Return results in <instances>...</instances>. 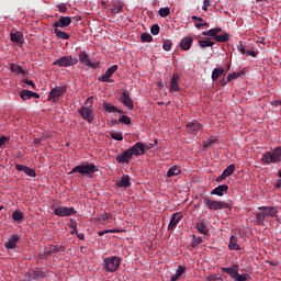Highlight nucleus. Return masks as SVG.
Segmentation results:
<instances>
[{
  "mask_svg": "<svg viewBox=\"0 0 281 281\" xmlns=\"http://www.w3.org/2000/svg\"><path fill=\"white\" fill-rule=\"evenodd\" d=\"M258 210L260 212L255 214L257 225H265L267 216L278 218V207L276 206H259Z\"/></svg>",
  "mask_w": 281,
  "mask_h": 281,
  "instance_id": "nucleus-1",
  "label": "nucleus"
},
{
  "mask_svg": "<svg viewBox=\"0 0 281 281\" xmlns=\"http://www.w3.org/2000/svg\"><path fill=\"white\" fill-rule=\"evenodd\" d=\"M262 164L271 166V164H281V147H274L262 154Z\"/></svg>",
  "mask_w": 281,
  "mask_h": 281,
  "instance_id": "nucleus-2",
  "label": "nucleus"
},
{
  "mask_svg": "<svg viewBox=\"0 0 281 281\" xmlns=\"http://www.w3.org/2000/svg\"><path fill=\"white\" fill-rule=\"evenodd\" d=\"M122 265V259L117 256L106 257L103 259V269L109 273H115L120 266Z\"/></svg>",
  "mask_w": 281,
  "mask_h": 281,
  "instance_id": "nucleus-3",
  "label": "nucleus"
},
{
  "mask_svg": "<svg viewBox=\"0 0 281 281\" xmlns=\"http://www.w3.org/2000/svg\"><path fill=\"white\" fill-rule=\"evenodd\" d=\"M202 201L209 210H213L214 212L218 210H232V204L224 201H216L210 198H203Z\"/></svg>",
  "mask_w": 281,
  "mask_h": 281,
  "instance_id": "nucleus-4",
  "label": "nucleus"
},
{
  "mask_svg": "<svg viewBox=\"0 0 281 281\" xmlns=\"http://www.w3.org/2000/svg\"><path fill=\"white\" fill-rule=\"evenodd\" d=\"M100 168L95 166L94 164H86V165H79L72 168L71 171L68 172V175H74L75 172H78L79 175H93L94 172H99Z\"/></svg>",
  "mask_w": 281,
  "mask_h": 281,
  "instance_id": "nucleus-5",
  "label": "nucleus"
},
{
  "mask_svg": "<svg viewBox=\"0 0 281 281\" xmlns=\"http://www.w3.org/2000/svg\"><path fill=\"white\" fill-rule=\"evenodd\" d=\"M221 32H223V29L221 27L210 29L209 31H203L202 36H213V40L217 43H227V41H229V35L227 33L218 35Z\"/></svg>",
  "mask_w": 281,
  "mask_h": 281,
  "instance_id": "nucleus-6",
  "label": "nucleus"
},
{
  "mask_svg": "<svg viewBox=\"0 0 281 281\" xmlns=\"http://www.w3.org/2000/svg\"><path fill=\"white\" fill-rule=\"evenodd\" d=\"M55 67H74L78 65V57L63 56L53 63Z\"/></svg>",
  "mask_w": 281,
  "mask_h": 281,
  "instance_id": "nucleus-7",
  "label": "nucleus"
},
{
  "mask_svg": "<svg viewBox=\"0 0 281 281\" xmlns=\"http://www.w3.org/2000/svg\"><path fill=\"white\" fill-rule=\"evenodd\" d=\"M24 278L27 281H43L46 278V274L43 270L36 268V269H32L29 272H26L24 274Z\"/></svg>",
  "mask_w": 281,
  "mask_h": 281,
  "instance_id": "nucleus-8",
  "label": "nucleus"
},
{
  "mask_svg": "<svg viewBox=\"0 0 281 281\" xmlns=\"http://www.w3.org/2000/svg\"><path fill=\"white\" fill-rule=\"evenodd\" d=\"M65 93H67V86L55 87L50 90L48 100L49 102L56 103L61 95H65Z\"/></svg>",
  "mask_w": 281,
  "mask_h": 281,
  "instance_id": "nucleus-9",
  "label": "nucleus"
},
{
  "mask_svg": "<svg viewBox=\"0 0 281 281\" xmlns=\"http://www.w3.org/2000/svg\"><path fill=\"white\" fill-rule=\"evenodd\" d=\"M79 63L86 67H90L91 69H98V67H100V63L92 61L89 54H87L85 50L79 52Z\"/></svg>",
  "mask_w": 281,
  "mask_h": 281,
  "instance_id": "nucleus-10",
  "label": "nucleus"
},
{
  "mask_svg": "<svg viewBox=\"0 0 281 281\" xmlns=\"http://www.w3.org/2000/svg\"><path fill=\"white\" fill-rule=\"evenodd\" d=\"M146 149H148V146L142 142H137L131 148H128L132 157H142V155H145Z\"/></svg>",
  "mask_w": 281,
  "mask_h": 281,
  "instance_id": "nucleus-11",
  "label": "nucleus"
},
{
  "mask_svg": "<svg viewBox=\"0 0 281 281\" xmlns=\"http://www.w3.org/2000/svg\"><path fill=\"white\" fill-rule=\"evenodd\" d=\"M79 115L88 122V124H91L95 120V114L93 113V109L89 106H81V109L78 110Z\"/></svg>",
  "mask_w": 281,
  "mask_h": 281,
  "instance_id": "nucleus-12",
  "label": "nucleus"
},
{
  "mask_svg": "<svg viewBox=\"0 0 281 281\" xmlns=\"http://www.w3.org/2000/svg\"><path fill=\"white\" fill-rule=\"evenodd\" d=\"M55 216H76V209L59 206L54 211Z\"/></svg>",
  "mask_w": 281,
  "mask_h": 281,
  "instance_id": "nucleus-13",
  "label": "nucleus"
},
{
  "mask_svg": "<svg viewBox=\"0 0 281 281\" xmlns=\"http://www.w3.org/2000/svg\"><path fill=\"white\" fill-rule=\"evenodd\" d=\"M203 130V125L199 123V121H191L187 124V133L189 135H196V133H200Z\"/></svg>",
  "mask_w": 281,
  "mask_h": 281,
  "instance_id": "nucleus-14",
  "label": "nucleus"
},
{
  "mask_svg": "<svg viewBox=\"0 0 281 281\" xmlns=\"http://www.w3.org/2000/svg\"><path fill=\"white\" fill-rule=\"evenodd\" d=\"M115 71H117V65L111 66L110 68H108L105 74L99 77V82H113L111 78L113 77V74H115Z\"/></svg>",
  "mask_w": 281,
  "mask_h": 281,
  "instance_id": "nucleus-15",
  "label": "nucleus"
},
{
  "mask_svg": "<svg viewBox=\"0 0 281 281\" xmlns=\"http://www.w3.org/2000/svg\"><path fill=\"white\" fill-rule=\"evenodd\" d=\"M121 102L122 104H124V106H126L127 109H130V111H133V109L135 108V105L133 104V99H131V95L128 94V91H123L121 94Z\"/></svg>",
  "mask_w": 281,
  "mask_h": 281,
  "instance_id": "nucleus-16",
  "label": "nucleus"
},
{
  "mask_svg": "<svg viewBox=\"0 0 281 281\" xmlns=\"http://www.w3.org/2000/svg\"><path fill=\"white\" fill-rule=\"evenodd\" d=\"M117 164H131V159H133V156L131 155V151L126 149L122 154H117L116 156Z\"/></svg>",
  "mask_w": 281,
  "mask_h": 281,
  "instance_id": "nucleus-17",
  "label": "nucleus"
},
{
  "mask_svg": "<svg viewBox=\"0 0 281 281\" xmlns=\"http://www.w3.org/2000/svg\"><path fill=\"white\" fill-rule=\"evenodd\" d=\"M69 25H71V18L63 15L53 23V27H69Z\"/></svg>",
  "mask_w": 281,
  "mask_h": 281,
  "instance_id": "nucleus-18",
  "label": "nucleus"
},
{
  "mask_svg": "<svg viewBox=\"0 0 281 281\" xmlns=\"http://www.w3.org/2000/svg\"><path fill=\"white\" fill-rule=\"evenodd\" d=\"M58 251H65V246L61 245H50L47 250H45L43 258H49L52 254H58Z\"/></svg>",
  "mask_w": 281,
  "mask_h": 281,
  "instance_id": "nucleus-19",
  "label": "nucleus"
},
{
  "mask_svg": "<svg viewBox=\"0 0 281 281\" xmlns=\"http://www.w3.org/2000/svg\"><path fill=\"white\" fill-rule=\"evenodd\" d=\"M10 38L12 43H18V45H23V33L13 29L10 33Z\"/></svg>",
  "mask_w": 281,
  "mask_h": 281,
  "instance_id": "nucleus-20",
  "label": "nucleus"
},
{
  "mask_svg": "<svg viewBox=\"0 0 281 281\" xmlns=\"http://www.w3.org/2000/svg\"><path fill=\"white\" fill-rule=\"evenodd\" d=\"M15 170H18L19 172L26 173L27 177H36V170H34L25 165L16 164Z\"/></svg>",
  "mask_w": 281,
  "mask_h": 281,
  "instance_id": "nucleus-21",
  "label": "nucleus"
},
{
  "mask_svg": "<svg viewBox=\"0 0 281 281\" xmlns=\"http://www.w3.org/2000/svg\"><path fill=\"white\" fill-rule=\"evenodd\" d=\"M181 218H183V215H181V213H173L171 218H170L168 229L169 231L175 229L177 227V225H179V222L181 221Z\"/></svg>",
  "mask_w": 281,
  "mask_h": 281,
  "instance_id": "nucleus-22",
  "label": "nucleus"
},
{
  "mask_svg": "<svg viewBox=\"0 0 281 281\" xmlns=\"http://www.w3.org/2000/svg\"><path fill=\"white\" fill-rule=\"evenodd\" d=\"M103 111H105V113H119L120 115L124 113V111L120 110L117 106L106 101L103 102Z\"/></svg>",
  "mask_w": 281,
  "mask_h": 281,
  "instance_id": "nucleus-23",
  "label": "nucleus"
},
{
  "mask_svg": "<svg viewBox=\"0 0 281 281\" xmlns=\"http://www.w3.org/2000/svg\"><path fill=\"white\" fill-rule=\"evenodd\" d=\"M227 190H229V186L222 184L213 189L211 194H215L216 196H225V194H227Z\"/></svg>",
  "mask_w": 281,
  "mask_h": 281,
  "instance_id": "nucleus-24",
  "label": "nucleus"
},
{
  "mask_svg": "<svg viewBox=\"0 0 281 281\" xmlns=\"http://www.w3.org/2000/svg\"><path fill=\"white\" fill-rule=\"evenodd\" d=\"M117 188H131V177L123 175L120 180L116 181Z\"/></svg>",
  "mask_w": 281,
  "mask_h": 281,
  "instance_id": "nucleus-25",
  "label": "nucleus"
},
{
  "mask_svg": "<svg viewBox=\"0 0 281 281\" xmlns=\"http://www.w3.org/2000/svg\"><path fill=\"white\" fill-rule=\"evenodd\" d=\"M222 271L234 280L238 274V265H233L231 268H222Z\"/></svg>",
  "mask_w": 281,
  "mask_h": 281,
  "instance_id": "nucleus-26",
  "label": "nucleus"
},
{
  "mask_svg": "<svg viewBox=\"0 0 281 281\" xmlns=\"http://www.w3.org/2000/svg\"><path fill=\"white\" fill-rule=\"evenodd\" d=\"M192 43H194V38L192 37H183L180 42V47L184 52H188L190 47H192Z\"/></svg>",
  "mask_w": 281,
  "mask_h": 281,
  "instance_id": "nucleus-27",
  "label": "nucleus"
},
{
  "mask_svg": "<svg viewBox=\"0 0 281 281\" xmlns=\"http://www.w3.org/2000/svg\"><path fill=\"white\" fill-rule=\"evenodd\" d=\"M170 91H180V87H179V75L175 74L171 77L170 80Z\"/></svg>",
  "mask_w": 281,
  "mask_h": 281,
  "instance_id": "nucleus-28",
  "label": "nucleus"
},
{
  "mask_svg": "<svg viewBox=\"0 0 281 281\" xmlns=\"http://www.w3.org/2000/svg\"><path fill=\"white\" fill-rule=\"evenodd\" d=\"M196 229L199 234H202L203 236H207V234H210V228H207V224L203 221L196 223Z\"/></svg>",
  "mask_w": 281,
  "mask_h": 281,
  "instance_id": "nucleus-29",
  "label": "nucleus"
},
{
  "mask_svg": "<svg viewBox=\"0 0 281 281\" xmlns=\"http://www.w3.org/2000/svg\"><path fill=\"white\" fill-rule=\"evenodd\" d=\"M228 249H231V251H240V246L238 245V239L235 236H231Z\"/></svg>",
  "mask_w": 281,
  "mask_h": 281,
  "instance_id": "nucleus-30",
  "label": "nucleus"
},
{
  "mask_svg": "<svg viewBox=\"0 0 281 281\" xmlns=\"http://www.w3.org/2000/svg\"><path fill=\"white\" fill-rule=\"evenodd\" d=\"M19 243V237L13 235L5 244L4 247L7 249H16V244Z\"/></svg>",
  "mask_w": 281,
  "mask_h": 281,
  "instance_id": "nucleus-31",
  "label": "nucleus"
},
{
  "mask_svg": "<svg viewBox=\"0 0 281 281\" xmlns=\"http://www.w3.org/2000/svg\"><path fill=\"white\" fill-rule=\"evenodd\" d=\"M179 175H181V167H179L177 165L172 166L167 172V177H169V178L179 177Z\"/></svg>",
  "mask_w": 281,
  "mask_h": 281,
  "instance_id": "nucleus-32",
  "label": "nucleus"
},
{
  "mask_svg": "<svg viewBox=\"0 0 281 281\" xmlns=\"http://www.w3.org/2000/svg\"><path fill=\"white\" fill-rule=\"evenodd\" d=\"M10 71L12 74H22L23 76H25V70L19 64L11 63L10 64Z\"/></svg>",
  "mask_w": 281,
  "mask_h": 281,
  "instance_id": "nucleus-33",
  "label": "nucleus"
},
{
  "mask_svg": "<svg viewBox=\"0 0 281 281\" xmlns=\"http://www.w3.org/2000/svg\"><path fill=\"white\" fill-rule=\"evenodd\" d=\"M186 273V266H178L175 276L171 277V281H178L181 276Z\"/></svg>",
  "mask_w": 281,
  "mask_h": 281,
  "instance_id": "nucleus-34",
  "label": "nucleus"
},
{
  "mask_svg": "<svg viewBox=\"0 0 281 281\" xmlns=\"http://www.w3.org/2000/svg\"><path fill=\"white\" fill-rule=\"evenodd\" d=\"M54 34L57 38H61V41H69L70 36L66 32L58 30V27H54Z\"/></svg>",
  "mask_w": 281,
  "mask_h": 281,
  "instance_id": "nucleus-35",
  "label": "nucleus"
},
{
  "mask_svg": "<svg viewBox=\"0 0 281 281\" xmlns=\"http://www.w3.org/2000/svg\"><path fill=\"white\" fill-rule=\"evenodd\" d=\"M223 74H225V68H223V67L214 68L212 71V80L216 81V79L221 78V76H223Z\"/></svg>",
  "mask_w": 281,
  "mask_h": 281,
  "instance_id": "nucleus-36",
  "label": "nucleus"
},
{
  "mask_svg": "<svg viewBox=\"0 0 281 281\" xmlns=\"http://www.w3.org/2000/svg\"><path fill=\"white\" fill-rule=\"evenodd\" d=\"M215 43L210 40H200L199 47L205 49V47H214Z\"/></svg>",
  "mask_w": 281,
  "mask_h": 281,
  "instance_id": "nucleus-37",
  "label": "nucleus"
},
{
  "mask_svg": "<svg viewBox=\"0 0 281 281\" xmlns=\"http://www.w3.org/2000/svg\"><path fill=\"white\" fill-rule=\"evenodd\" d=\"M241 76H245L244 70H241L239 72L228 74L226 82H232V80H236V78H240Z\"/></svg>",
  "mask_w": 281,
  "mask_h": 281,
  "instance_id": "nucleus-38",
  "label": "nucleus"
},
{
  "mask_svg": "<svg viewBox=\"0 0 281 281\" xmlns=\"http://www.w3.org/2000/svg\"><path fill=\"white\" fill-rule=\"evenodd\" d=\"M201 243H203V239L201 237H196V235H192V240H191L192 249H195V247H199Z\"/></svg>",
  "mask_w": 281,
  "mask_h": 281,
  "instance_id": "nucleus-39",
  "label": "nucleus"
},
{
  "mask_svg": "<svg viewBox=\"0 0 281 281\" xmlns=\"http://www.w3.org/2000/svg\"><path fill=\"white\" fill-rule=\"evenodd\" d=\"M234 170H236V165L232 164L226 167V169L222 173H224V176L226 177H232V175H234Z\"/></svg>",
  "mask_w": 281,
  "mask_h": 281,
  "instance_id": "nucleus-40",
  "label": "nucleus"
},
{
  "mask_svg": "<svg viewBox=\"0 0 281 281\" xmlns=\"http://www.w3.org/2000/svg\"><path fill=\"white\" fill-rule=\"evenodd\" d=\"M20 98H21V100H32V91H30V90H22L21 92H20Z\"/></svg>",
  "mask_w": 281,
  "mask_h": 281,
  "instance_id": "nucleus-41",
  "label": "nucleus"
},
{
  "mask_svg": "<svg viewBox=\"0 0 281 281\" xmlns=\"http://www.w3.org/2000/svg\"><path fill=\"white\" fill-rule=\"evenodd\" d=\"M110 135L111 138L115 139L116 142H122L124 139V135L122 134V132H111Z\"/></svg>",
  "mask_w": 281,
  "mask_h": 281,
  "instance_id": "nucleus-42",
  "label": "nucleus"
},
{
  "mask_svg": "<svg viewBox=\"0 0 281 281\" xmlns=\"http://www.w3.org/2000/svg\"><path fill=\"white\" fill-rule=\"evenodd\" d=\"M140 41L142 43H153V35H150L149 33H142Z\"/></svg>",
  "mask_w": 281,
  "mask_h": 281,
  "instance_id": "nucleus-43",
  "label": "nucleus"
},
{
  "mask_svg": "<svg viewBox=\"0 0 281 281\" xmlns=\"http://www.w3.org/2000/svg\"><path fill=\"white\" fill-rule=\"evenodd\" d=\"M159 16H161L162 19H166V16L170 15V8L166 7V8H160L158 11Z\"/></svg>",
  "mask_w": 281,
  "mask_h": 281,
  "instance_id": "nucleus-44",
  "label": "nucleus"
},
{
  "mask_svg": "<svg viewBox=\"0 0 281 281\" xmlns=\"http://www.w3.org/2000/svg\"><path fill=\"white\" fill-rule=\"evenodd\" d=\"M249 273L240 274L238 273L233 280L234 281H248L249 280Z\"/></svg>",
  "mask_w": 281,
  "mask_h": 281,
  "instance_id": "nucleus-45",
  "label": "nucleus"
},
{
  "mask_svg": "<svg viewBox=\"0 0 281 281\" xmlns=\"http://www.w3.org/2000/svg\"><path fill=\"white\" fill-rule=\"evenodd\" d=\"M12 218H13V221H16L18 223H20V221L23 218V212L14 211L12 213Z\"/></svg>",
  "mask_w": 281,
  "mask_h": 281,
  "instance_id": "nucleus-46",
  "label": "nucleus"
},
{
  "mask_svg": "<svg viewBox=\"0 0 281 281\" xmlns=\"http://www.w3.org/2000/svg\"><path fill=\"white\" fill-rule=\"evenodd\" d=\"M119 122L121 124H126V126H128L131 124V117L127 115H121V117L119 119Z\"/></svg>",
  "mask_w": 281,
  "mask_h": 281,
  "instance_id": "nucleus-47",
  "label": "nucleus"
},
{
  "mask_svg": "<svg viewBox=\"0 0 281 281\" xmlns=\"http://www.w3.org/2000/svg\"><path fill=\"white\" fill-rule=\"evenodd\" d=\"M162 49H165V52H170V49H172V41H165L162 44Z\"/></svg>",
  "mask_w": 281,
  "mask_h": 281,
  "instance_id": "nucleus-48",
  "label": "nucleus"
},
{
  "mask_svg": "<svg viewBox=\"0 0 281 281\" xmlns=\"http://www.w3.org/2000/svg\"><path fill=\"white\" fill-rule=\"evenodd\" d=\"M160 32V27L158 24H154L150 29V33L154 35V36H157V34H159Z\"/></svg>",
  "mask_w": 281,
  "mask_h": 281,
  "instance_id": "nucleus-49",
  "label": "nucleus"
},
{
  "mask_svg": "<svg viewBox=\"0 0 281 281\" xmlns=\"http://www.w3.org/2000/svg\"><path fill=\"white\" fill-rule=\"evenodd\" d=\"M10 142V138L8 136H0V148H3L8 143Z\"/></svg>",
  "mask_w": 281,
  "mask_h": 281,
  "instance_id": "nucleus-50",
  "label": "nucleus"
},
{
  "mask_svg": "<svg viewBox=\"0 0 281 281\" xmlns=\"http://www.w3.org/2000/svg\"><path fill=\"white\" fill-rule=\"evenodd\" d=\"M237 49H239V52L243 54V56H249L250 50L245 49V46H243V44H239L237 46Z\"/></svg>",
  "mask_w": 281,
  "mask_h": 281,
  "instance_id": "nucleus-51",
  "label": "nucleus"
},
{
  "mask_svg": "<svg viewBox=\"0 0 281 281\" xmlns=\"http://www.w3.org/2000/svg\"><path fill=\"white\" fill-rule=\"evenodd\" d=\"M214 142H216V139L204 140L203 142L204 148H210V146H212V144H214Z\"/></svg>",
  "mask_w": 281,
  "mask_h": 281,
  "instance_id": "nucleus-52",
  "label": "nucleus"
},
{
  "mask_svg": "<svg viewBox=\"0 0 281 281\" xmlns=\"http://www.w3.org/2000/svg\"><path fill=\"white\" fill-rule=\"evenodd\" d=\"M23 82H24V85H27L29 87H32L33 89H36V83H34V81L24 79Z\"/></svg>",
  "mask_w": 281,
  "mask_h": 281,
  "instance_id": "nucleus-53",
  "label": "nucleus"
},
{
  "mask_svg": "<svg viewBox=\"0 0 281 281\" xmlns=\"http://www.w3.org/2000/svg\"><path fill=\"white\" fill-rule=\"evenodd\" d=\"M210 5H212V4L210 3V0H204V1H203V5H202V10H203L204 12H207V8H210Z\"/></svg>",
  "mask_w": 281,
  "mask_h": 281,
  "instance_id": "nucleus-54",
  "label": "nucleus"
},
{
  "mask_svg": "<svg viewBox=\"0 0 281 281\" xmlns=\"http://www.w3.org/2000/svg\"><path fill=\"white\" fill-rule=\"evenodd\" d=\"M210 23L204 22V23H195L196 30H201L202 27H209Z\"/></svg>",
  "mask_w": 281,
  "mask_h": 281,
  "instance_id": "nucleus-55",
  "label": "nucleus"
},
{
  "mask_svg": "<svg viewBox=\"0 0 281 281\" xmlns=\"http://www.w3.org/2000/svg\"><path fill=\"white\" fill-rule=\"evenodd\" d=\"M115 229H106V231H102V232H99V236H104V234H115Z\"/></svg>",
  "mask_w": 281,
  "mask_h": 281,
  "instance_id": "nucleus-56",
  "label": "nucleus"
},
{
  "mask_svg": "<svg viewBox=\"0 0 281 281\" xmlns=\"http://www.w3.org/2000/svg\"><path fill=\"white\" fill-rule=\"evenodd\" d=\"M57 8L61 14H65V12H67V7H65V4H57Z\"/></svg>",
  "mask_w": 281,
  "mask_h": 281,
  "instance_id": "nucleus-57",
  "label": "nucleus"
},
{
  "mask_svg": "<svg viewBox=\"0 0 281 281\" xmlns=\"http://www.w3.org/2000/svg\"><path fill=\"white\" fill-rule=\"evenodd\" d=\"M209 281H214V280H221V277H218V274H211L207 277Z\"/></svg>",
  "mask_w": 281,
  "mask_h": 281,
  "instance_id": "nucleus-58",
  "label": "nucleus"
},
{
  "mask_svg": "<svg viewBox=\"0 0 281 281\" xmlns=\"http://www.w3.org/2000/svg\"><path fill=\"white\" fill-rule=\"evenodd\" d=\"M227 177L225 176V173H222L220 177L216 178V181L221 183V181H225Z\"/></svg>",
  "mask_w": 281,
  "mask_h": 281,
  "instance_id": "nucleus-59",
  "label": "nucleus"
},
{
  "mask_svg": "<svg viewBox=\"0 0 281 281\" xmlns=\"http://www.w3.org/2000/svg\"><path fill=\"white\" fill-rule=\"evenodd\" d=\"M192 21H199V23H203V18H199L196 15L191 16Z\"/></svg>",
  "mask_w": 281,
  "mask_h": 281,
  "instance_id": "nucleus-60",
  "label": "nucleus"
},
{
  "mask_svg": "<svg viewBox=\"0 0 281 281\" xmlns=\"http://www.w3.org/2000/svg\"><path fill=\"white\" fill-rule=\"evenodd\" d=\"M69 227L71 228V229H78V223H76V222H70V224H69Z\"/></svg>",
  "mask_w": 281,
  "mask_h": 281,
  "instance_id": "nucleus-61",
  "label": "nucleus"
},
{
  "mask_svg": "<svg viewBox=\"0 0 281 281\" xmlns=\"http://www.w3.org/2000/svg\"><path fill=\"white\" fill-rule=\"evenodd\" d=\"M109 218H111V213H106L105 215H103L101 217V221H109Z\"/></svg>",
  "mask_w": 281,
  "mask_h": 281,
  "instance_id": "nucleus-62",
  "label": "nucleus"
},
{
  "mask_svg": "<svg viewBox=\"0 0 281 281\" xmlns=\"http://www.w3.org/2000/svg\"><path fill=\"white\" fill-rule=\"evenodd\" d=\"M31 98H35V100H38L41 98V94L31 91Z\"/></svg>",
  "mask_w": 281,
  "mask_h": 281,
  "instance_id": "nucleus-63",
  "label": "nucleus"
},
{
  "mask_svg": "<svg viewBox=\"0 0 281 281\" xmlns=\"http://www.w3.org/2000/svg\"><path fill=\"white\" fill-rule=\"evenodd\" d=\"M77 238H79V240H85V234H82V233L78 234L77 233Z\"/></svg>",
  "mask_w": 281,
  "mask_h": 281,
  "instance_id": "nucleus-64",
  "label": "nucleus"
}]
</instances>
